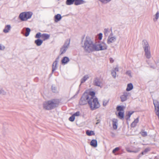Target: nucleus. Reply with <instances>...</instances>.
I'll use <instances>...</instances> for the list:
<instances>
[{"label": "nucleus", "mask_w": 159, "mask_h": 159, "mask_svg": "<svg viewBox=\"0 0 159 159\" xmlns=\"http://www.w3.org/2000/svg\"><path fill=\"white\" fill-rule=\"evenodd\" d=\"M86 134L88 136H91L93 135H94L95 134L93 131L89 130H87L86 131Z\"/></svg>", "instance_id": "5701e85b"}, {"label": "nucleus", "mask_w": 159, "mask_h": 159, "mask_svg": "<svg viewBox=\"0 0 159 159\" xmlns=\"http://www.w3.org/2000/svg\"><path fill=\"white\" fill-rule=\"evenodd\" d=\"M119 149V148L118 147L116 148L113 150L112 151L113 153H115L116 151H118Z\"/></svg>", "instance_id": "c9c22d12"}, {"label": "nucleus", "mask_w": 159, "mask_h": 159, "mask_svg": "<svg viewBox=\"0 0 159 159\" xmlns=\"http://www.w3.org/2000/svg\"><path fill=\"white\" fill-rule=\"evenodd\" d=\"M83 95L87 100L88 101H91L95 97V93L93 91H91L90 89H88L85 91Z\"/></svg>", "instance_id": "39448f33"}, {"label": "nucleus", "mask_w": 159, "mask_h": 159, "mask_svg": "<svg viewBox=\"0 0 159 159\" xmlns=\"http://www.w3.org/2000/svg\"><path fill=\"white\" fill-rule=\"evenodd\" d=\"M110 63H112L114 62V60L112 58H110Z\"/></svg>", "instance_id": "a19ab883"}, {"label": "nucleus", "mask_w": 159, "mask_h": 159, "mask_svg": "<svg viewBox=\"0 0 159 159\" xmlns=\"http://www.w3.org/2000/svg\"><path fill=\"white\" fill-rule=\"evenodd\" d=\"M33 15V13L31 11H25L20 14L19 18L22 21H25L30 19Z\"/></svg>", "instance_id": "f03ea898"}, {"label": "nucleus", "mask_w": 159, "mask_h": 159, "mask_svg": "<svg viewBox=\"0 0 159 159\" xmlns=\"http://www.w3.org/2000/svg\"><path fill=\"white\" fill-rule=\"evenodd\" d=\"M30 30L29 28H27L26 29V32L25 34V36L26 37L28 36L30 32Z\"/></svg>", "instance_id": "393cba45"}, {"label": "nucleus", "mask_w": 159, "mask_h": 159, "mask_svg": "<svg viewBox=\"0 0 159 159\" xmlns=\"http://www.w3.org/2000/svg\"><path fill=\"white\" fill-rule=\"evenodd\" d=\"M84 47L86 51L89 52L94 51L105 50L107 48V46L103 42L99 44H94L90 38L89 37H87L84 42Z\"/></svg>", "instance_id": "f257e3e1"}, {"label": "nucleus", "mask_w": 159, "mask_h": 159, "mask_svg": "<svg viewBox=\"0 0 159 159\" xmlns=\"http://www.w3.org/2000/svg\"><path fill=\"white\" fill-rule=\"evenodd\" d=\"M4 48V46H2L0 44V50H3Z\"/></svg>", "instance_id": "79ce46f5"}, {"label": "nucleus", "mask_w": 159, "mask_h": 159, "mask_svg": "<svg viewBox=\"0 0 159 159\" xmlns=\"http://www.w3.org/2000/svg\"><path fill=\"white\" fill-rule=\"evenodd\" d=\"M69 61V58L66 57H64L61 60V63L63 64H66Z\"/></svg>", "instance_id": "dca6fc26"}, {"label": "nucleus", "mask_w": 159, "mask_h": 159, "mask_svg": "<svg viewBox=\"0 0 159 159\" xmlns=\"http://www.w3.org/2000/svg\"><path fill=\"white\" fill-rule=\"evenodd\" d=\"M159 16V13L158 12H157L156 14L155 15V18L154 19V20H157Z\"/></svg>", "instance_id": "72a5a7b5"}, {"label": "nucleus", "mask_w": 159, "mask_h": 159, "mask_svg": "<svg viewBox=\"0 0 159 159\" xmlns=\"http://www.w3.org/2000/svg\"><path fill=\"white\" fill-rule=\"evenodd\" d=\"M55 106V100L45 102L43 104V107L46 110H50L53 108Z\"/></svg>", "instance_id": "20e7f679"}, {"label": "nucleus", "mask_w": 159, "mask_h": 159, "mask_svg": "<svg viewBox=\"0 0 159 159\" xmlns=\"http://www.w3.org/2000/svg\"><path fill=\"white\" fill-rule=\"evenodd\" d=\"M116 40V39L115 37L109 36L107 40V43L108 44H110L114 43Z\"/></svg>", "instance_id": "9d476101"}, {"label": "nucleus", "mask_w": 159, "mask_h": 159, "mask_svg": "<svg viewBox=\"0 0 159 159\" xmlns=\"http://www.w3.org/2000/svg\"><path fill=\"white\" fill-rule=\"evenodd\" d=\"M94 84L95 85L100 86L101 84V82L100 81V79L98 78H96L94 81Z\"/></svg>", "instance_id": "9b49d317"}, {"label": "nucleus", "mask_w": 159, "mask_h": 159, "mask_svg": "<svg viewBox=\"0 0 159 159\" xmlns=\"http://www.w3.org/2000/svg\"><path fill=\"white\" fill-rule=\"evenodd\" d=\"M124 111H119L118 116L120 119H123L124 115Z\"/></svg>", "instance_id": "aec40b11"}, {"label": "nucleus", "mask_w": 159, "mask_h": 159, "mask_svg": "<svg viewBox=\"0 0 159 159\" xmlns=\"http://www.w3.org/2000/svg\"><path fill=\"white\" fill-rule=\"evenodd\" d=\"M133 111H129L128 112V113L126 115V116L127 117H128V118H129L133 114Z\"/></svg>", "instance_id": "c756f323"}, {"label": "nucleus", "mask_w": 159, "mask_h": 159, "mask_svg": "<svg viewBox=\"0 0 159 159\" xmlns=\"http://www.w3.org/2000/svg\"><path fill=\"white\" fill-rule=\"evenodd\" d=\"M139 117H138L136 119L134 120L131 125V126L132 127H134L136 126L137 124L139 121Z\"/></svg>", "instance_id": "4468645a"}, {"label": "nucleus", "mask_w": 159, "mask_h": 159, "mask_svg": "<svg viewBox=\"0 0 159 159\" xmlns=\"http://www.w3.org/2000/svg\"><path fill=\"white\" fill-rule=\"evenodd\" d=\"M88 102L87 100L83 94L79 101V104L80 105H84L87 104Z\"/></svg>", "instance_id": "6e6552de"}, {"label": "nucleus", "mask_w": 159, "mask_h": 159, "mask_svg": "<svg viewBox=\"0 0 159 159\" xmlns=\"http://www.w3.org/2000/svg\"><path fill=\"white\" fill-rule=\"evenodd\" d=\"M125 108V107L122 106H118L117 108L116 109L118 111H124V109Z\"/></svg>", "instance_id": "4be33fe9"}, {"label": "nucleus", "mask_w": 159, "mask_h": 159, "mask_svg": "<svg viewBox=\"0 0 159 159\" xmlns=\"http://www.w3.org/2000/svg\"><path fill=\"white\" fill-rule=\"evenodd\" d=\"M111 74L113 77L115 78L116 77V72L114 71H113L111 72Z\"/></svg>", "instance_id": "58836bf2"}, {"label": "nucleus", "mask_w": 159, "mask_h": 159, "mask_svg": "<svg viewBox=\"0 0 159 159\" xmlns=\"http://www.w3.org/2000/svg\"><path fill=\"white\" fill-rule=\"evenodd\" d=\"M90 145L94 147H96L97 146V142L95 139L92 140L90 142Z\"/></svg>", "instance_id": "f3484780"}, {"label": "nucleus", "mask_w": 159, "mask_h": 159, "mask_svg": "<svg viewBox=\"0 0 159 159\" xmlns=\"http://www.w3.org/2000/svg\"><path fill=\"white\" fill-rule=\"evenodd\" d=\"M88 104L91 110H94L98 108L100 105L97 98H94L91 101H88Z\"/></svg>", "instance_id": "7ed1b4c3"}, {"label": "nucleus", "mask_w": 159, "mask_h": 159, "mask_svg": "<svg viewBox=\"0 0 159 159\" xmlns=\"http://www.w3.org/2000/svg\"><path fill=\"white\" fill-rule=\"evenodd\" d=\"M67 47L64 46L61 49V54L64 53L67 50Z\"/></svg>", "instance_id": "bb28decb"}, {"label": "nucleus", "mask_w": 159, "mask_h": 159, "mask_svg": "<svg viewBox=\"0 0 159 159\" xmlns=\"http://www.w3.org/2000/svg\"><path fill=\"white\" fill-rule=\"evenodd\" d=\"M75 119V117L72 115L71 116L69 117V120L71 122L73 121Z\"/></svg>", "instance_id": "7c9ffc66"}, {"label": "nucleus", "mask_w": 159, "mask_h": 159, "mask_svg": "<svg viewBox=\"0 0 159 159\" xmlns=\"http://www.w3.org/2000/svg\"><path fill=\"white\" fill-rule=\"evenodd\" d=\"M117 120L116 119H114L112 120L113 127L114 129H116L117 128Z\"/></svg>", "instance_id": "ddd939ff"}, {"label": "nucleus", "mask_w": 159, "mask_h": 159, "mask_svg": "<svg viewBox=\"0 0 159 159\" xmlns=\"http://www.w3.org/2000/svg\"><path fill=\"white\" fill-rule=\"evenodd\" d=\"M131 71L130 70H128L126 72V74L130 76H131Z\"/></svg>", "instance_id": "ea45409f"}, {"label": "nucleus", "mask_w": 159, "mask_h": 159, "mask_svg": "<svg viewBox=\"0 0 159 159\" xmlns=\"http://www.w3.org/2000/svg\"><path fill=\"white\" fill-rule=\"evenodd\" d=\"M109 32L108 30L107 29H104V34L106 35H108V32Z\"/></svg>", "instance_id": "e433bc0d"}, {"label": "nucleus", "mask_w": 159, "mask_h": 159, "mask_svg": "<svg viewBox=\"0 0 159 159\" xmlns=\"http://www.w3.org/2000/svg\"><path fill=\"white\" fill-rule=\"evenodd\" d=\"M11 29V26L9 25H7L6 26L3 30V32L5 33H7L9 32Z\"/></svg>", "instance_id": "412c9836"}, {"label": "nucleus", "mask_w": 159, "mask_h": 159, "mask_svg": "<svg viewBox=\"0 0 159 159\" xmlns=\"http://www.w3.org/2000/svg\"><path fill=\"white\" fill-rule=\"evenodd\" d=\"M59 59V58L58 57L56 59V60L53 63L52 65V71L53 72L54 70H55L57 68V62L58 61V60Z\"/></svg>", "instance_id": "f8f14e48"}, {"label": "nucleus", "mask_w": 159, "mask_h": 159, "mask_svg": "<svg viewBox=\"0 0 159 159\" xmlns=\"http://www.w3.org/2000/svg\"><path fill=\"white\" fill-rule=\"evenodd\" d=\"M128 93L127 92H124L123 95H122L120 97L121 102H124L127 99V97L128 95Z\"/></svg>", "instance_id": "1a4fd4ad"}, {"label": "nucleus", "mask_w": 159, "mask_h": 159, "mask_svg": "<svg viewBox=\"0 0 159 159\" xmlns=\"http://www.w3.org/2000/svg\"><path fill=\"white\" fill-rule=\"evenodd\" d=\"M140 134H141L142 136L145 137L147 135V133L146 132L142 131L140 133Z\"/></svg>", "instance_id": "c85d7f7f"}, {"label": "nucleus", "mask_w": 159, "mask_h": 159, "mask_svg": "<svg viewBox=\"0 0 159 159\" xmlns=\"http://www.w3.org/2000/svg\"><path fill=\"white\" fill-rule=\"evenodd\" d=\"M108 102V101L107 100H104L103 102V104L104 106H106Z\"/></svg>", "instance_id": "4c0bfd02"}, {"label": "nucleus", "mask_w": 159, "mask_h": 159, "mask_svg": "<svg viewBox=\"0 0 159 159\" xmlns=\"http://www.w3.org/2000/svg\"><path fill=\"white\" fill-rule=\"evenodd\" d=\"M118 71V67H116L115 68V71Z\"/></svg>", "instance_id": "37998d69"}, {"label": "nucleus", "mask_w": 159, "mask_h": 159, "mask_svg": "<svg viewBox=\"0 0 159 159\" xmlns=\"http://www.w3.org/2000/svg\"><path fill=\"white\" fill-rule=\"evenodd\" d=\"M61 16L60 14H57L54 16V20L55 22H57L61 19Z\"/></svg>", "instance_id": "2eb2a0df"}, {"label": "nucleus", "mask_w": 159, "mask_h": 159, "mask_svg": "<svg viewBox=\"0 0 159 159\" xmlns=\"http://www.w3.org/2000/svg\"><path fill=\"white\" fill-rule=\"evenodd\" d=\"M35 43L37 46H40L43 43V40L39 39H38L35 41Z\"/></svg>", "instance_id": "a211bd4d"}, {"label": "nucleus", "mask_w": 159, "mask_h": 159, "mask_svg": "<svg viewBox=\"0 0 159 159\" xmlns=\"http://www.w3.org/2000/svg\"><path fill=\"white\" fill-rule=\"evenodd\" d=\"M82 1L81 0H75L74 4L75 5H78L82 3Z\"/></svg>", "instance_id": "b1692460"}, {"label": "nucleus", "mask_w": 159, "mask_h": 159, "mask_svg": "<svg viewBox=\"0 0 159 159\" xmlns=\"http://www.w3.org/2000/svg\"><path fill=\"white\" fill-rule=\"evenodd\" d=\"M80 111H77L73 115L75 117V116H79L80 115Z\"/></svg>", "instance_id": "f704fd0d"}, {"label": "nucleus", "mask_w": 159, "mask_h": 159, "mask_svg": "<svg viewBox=\"0 0 159 159\" xmlns=\"http://www.w3.org/2000/svg\"><path fill=\"white\" fill-rule=\"evenodd\" d=\"M89 78V76L88 75L84 76L81 80V83H84Z\"/></svg>", "instance_id": "cd10ccee"}, {"label": "nucleus", "mask_w": 159, "mask_h": 159, "mask_svg": "<svg viewBox=\"0 0 159 159\" xmlns=\"http://www.w3.org/2000/svg\"><path fill=\"white\" fill-rule=\"evenodd\" d=\"M143 46L146 57L148 58H150L151 55L150 51V48L148 43L146 40H143Z\"/></svg>", "instance_id": "423d86ee"}, {"label": "nucleus", "mask_w": 159, "mask_h": 159, "mask_svg": "<svg viewBox=\"0 0 159 159\" xmlns=\"http://www.w3.org/2000/svg\"><path fill=\"white\" fill-rule=\"evenodd\" d=\"M101 2L106 3L111 1V0H99Z\"/></svg>", "instance_id": "473e14b6"}, {"label": "nucleus", "mask_w": 159, "mask_h": 159, "mask_svg": "<svg viewBox=\"0 0 159 159\" xmlns=\"http://www.w3.org/2000/svg\"><path fill=\"white\" fill-rule=\"evenodd\" d=\"M133 84L131 83L128 84L126 90L127 91H130L133 89Z\"/></svg>", "instance_id": "6ab92c4d"}, {"label": "nucleus", "mask_w": 159, "mask_h": 159, "mask_svg": "<svg viewBox=\"0 0 159 159\" xmlns=\"http://www.w3.org/2000/svg\"><path fill=\"white\" fill-rule=\"evenodd\" d=\"M98 39L99 40H101L102 39V34L101 33H99L98 34Z\"/></svg>", "instance_id": "2f4dec72"}, {"label": "nucleus", "mask_w": 159, "mask_h": 159, "mask_svg": "<svg viewBox=\"0 0 159 159\" xmlns=\"http://www.w3.org/2000/svg\"><path fill=\"white\" fill-rule=\"evenodd\" d=\"M75 0H67L66 4L68 5L72 4L74 2Z\"/></svg>", "instance_id": "a878e982"}, {"label": "nucleus", "mask_w": 159, "mask_h": 159, "mask_svg": "<svg viewBox=\"0 0 159 159\" xmlns=\"http://www.w3.org/2000/svg\"><path fill=\"white\" fill-rule=\"evenodd\" d=\"M50 35L46 34H41L40 32L38 33L35 36L36 38H39L41 37L42 40L45 41L48 39L50 37Z\"/></svg>", "instance_id": "0eeeda50"}]
</instances>
